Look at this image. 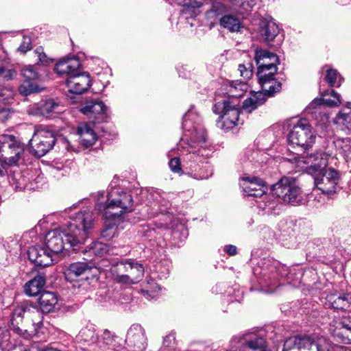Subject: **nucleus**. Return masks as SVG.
<instances>
[{"label":"nucleus","mask_w":351,"mask_h":351,"mask_svg":"<svg viewBox=\"0 0 351 351\" xmlns=\"http://www.w3.org/2000/svg\"><path fill=\"white\" fill-rule=\"evenodd\" d=\"M95 215L89 208L83 209L75 213L71 222L59 228L53 229L45 236L47 249L54 257L72 248L73 251L80 250L85 243L88 230L93 226Z\"/></svg>","instance_id":"1"},{"label":"nucleus","mask_w":351,"mask_h":351,"mask_svg":"<svg viewBox=\"0 0 351 351\" xmlns=\"http://www.w3.org/2000/svg\"><path fill=\"white\" fill-rule=\"evenodd\" d=\"M131 195L121 189H114L107 195L99 191L96 195V208L104 213V227L101 236L107 241L118 234V226L123 221V215L132 210Z\"/></svg>","instance_id":"2"},{"label":"nucleus","mask_w":351,"mask_h":351,"mask_svg":"<svg viewBox=\"0 0 351 351\" xmlns=\"http://www.w3.org/2000/svg\"><path fill=\"white\" fill-rule=\"evenodd\" d=\"M274 195L284 203L291 206H300L308 202V195L299 186L295 178L284 176L271 186Z\"/></svg>","instance_id":"3"},{"label":"nucleus","mask_w":351,"mask_h":351,"mask_svg":"<svg viewBox=\"0 0 351 351\" xmlns=\"http://www.w3.org/2000/svg\"><path fill=\"white\" fill-rule=\"evenodd\" d=\"M315 141V135L306 119L298 120L288 135V142L290 145L293 147L294 146L302 147L304 150L311 147Z\"/></svg>","instance_id":"4"},{"label":"nucleus","mask_w":351,"mask_h":351,"mask_svg":"<svg viewBox=\"0 0 351 351\" xmlns=\"http://www.w3.org/2000/svg\"><path fill=\"white\" fill-rule=\"evenodd\" d=\"M29 143L35 155L38 157H42L54 146L56 143L54 133L41 125H36Z\"/></svg>","instance_id":"5"},{"label":"nucleus","mask_w":351,"mask_h":351,"mask_svg":"<svg viewBox=\"0 0 351 351\" xmlns=\"http://www.w3.org/2000/svg\"><path fill=\"white\" fill-rule=\"evenodd\" d=\"M23 151V145L17 137L9 134L0 135V152L3 153L1 156L5 165H16Z\"/></svg>","instance_id":"6"},{"label":"nucleus","mask_w":351,"mask_h":351,"mask_svg":"<svg viewBox=\"0 0 351 351\" xmlns=\"http://www.w3.org/2000/svg\"><path fill=\"white\" fill-rule=\"evenodd\" d=\"M266 186L264 182L258 178H253L243 184V190L247 196L254 197H264V205L259 203L258 207L265 211V213L272 214L277 206L276 201L273 197L266 195Z\"/></svg>","instance_id":"7"},{"label":"nucleus","mask_w":351,"mask_h":351,"mask_svg":"<svg viewBox=\"0 0 351 351\" xmlns=\"http://www.w3.org/2000/svg\"><path fill=\"white\" fill-rule=\"evenodd\" d=\"M213 111L220 114L223 121V127L230 129L238 124L239 121L240 110L237 105L229 100H223L216 103Z\"/></svg>","instance_id":"8"},{"label":"nucleus","mask_w":351,"mask_h":351,"mask_svg":"<svg viewBox=\"0 0 351 351\" xmlns=\"http://www.w3.org/2000/svg\"><path fill=\"white\" fill-rule=\"evenodd\" d=\"M314 178L316 187L324 194H331L336 192L339 181L338 172L332 168L323 170L321 173L311 174Z\"/></svg>","instance_id":"9"},{"label":"nucleus","mask_w":351,"mask_h":351,"mask_svg":"<svg viewBox=\"0 0 351 351\" xmlns=\"http://www.w3.org/2000/svg\"><path fill=\"white\" fill-rule=\"evenodd\" d=\"M191 150L189 159L195 160L197 156L208 158L210 154V149L206 145V132L205 130L199 127H193V132L191 136Z\"/></svg>","instance_id":"10"},{"label":"nucleus","mask_w":351,"mask_h":351,"mask_svg":"<svg viewBox=\"0 0 351 351\" xmlns=\"http://www.w3.org/2000/svg\"><path fill=\"white\" fill-rule=\"evenodd\" d=\"M277 65H271L267 69H258L257 76L263 91L268 96H272L281 89V83L276 80L274 75L277 73Z\"/></svg>","instance_id":"11"},{"label":"nucleus","mask_w":351,"mask_h":351,"mask_svg":"<svg viewBox=\"0 0 351 351\" xmlns=\"http://www.w3.org/2000/svg\"><path fill=\"white\" fill-rule=\"evenodd\" d=\"M118 267H123L125 271L128 274H117L115 280L122 285H133L139 281L144 274L143 266L138 263L128 261L121 263L117 265Z\"/></svg>","instance_id":"12"},{"label":"nucleus","mask_w":351,"mask_h":351,"mask_svg":"<svg viewBox=\"0 0 351 351\" xmlns=\"http://www.w3.org/2000/svg\"><path fill=\"white\" fill-rule=\"evenodd\" d=\"M282 351H323V349L308 336H295L285 341Z\"/></svg>","instance_id":"13"},{"label":"nucleus","mask_w":351,"mask_h":351,"mask_svg":"<svg viewBox=\"0 0 351 351\" xmlns=\"http://www.w3.org/2000/svg\"><path fill=\"white\" fill-rule=\"evenodd\" d=\"M21 71L24 81L19 88V93L27 96L32 93L40 92L42 88L36 82L39 78V74L35 67L32 65H27Z\"/></svg>","instance_id":"14"},{"label":"nucleus","mask_w":351,"mask_h":351,"mask_svg":"<svg viewBox=\"0 0 351 351\" xmlns=\"http://www.w3.org/2000/svg\"><path fill=\"white\" fill-rule=\"evenodd\" d=\"M329 156L325 152L317 151L310 154L303 155L300 162L307 165L306 171L308 174H315L324 170L328 162Z\"/></svg>","instance_id":"15"},{"label":"nucleus","mask_w":351,"mask_h":351,"mask_svg":"<svg viewBox=\"0 0 351 351\" xmlns=\"http://www.w3.org/2000/svg\"><path fill=\"white\" fill-rule=\"evenodd\" d=\"M329 156L325 152L317 151L310 154L303 155L300 162L307 165L306 171L308 174H315L324 170L328 162Z\"/></svg>","instance_id":"16"},{"label":"nucleus","mask_w":351,"mask_h":351,"mask_svg":"<svg viewBox=\"0 0 351 351\" xmlns=\"http://www.w3.org/2000/svg\"><path fill=\"white\" fill-rule=\"evenodd\" d=\"M241 351H267L266 341L263 337L254 332H249L237 337Z\"/></svg>","instance_id":"17"},{"label":"nucleus","mask_w":351,"mask_h":351,"mask_svg":"<svg viewBox=\"0 0 351 351\" xmlns=\"http://www.w3.org/2000/svg\"><path fill=\"white\" fill-rule=\"evenodd\" d=\"M63 110L62 106L54 99H49L40 104L31 105L27 110L29 114L34 116H43L48 117L55 113H60Z\"/></svg>","instance_id":"18"},{"label":"nucleus","mask_w":351,"mask_h":351,"mask_svg":"<svg viewBox=\"0 0 351 351\" xmlns=\"http://www.w3.org/2000/svg\"><path fill=\"white\" fill-rule=\"evenodd\" d=\"M66 85L70 93L80 95L88 90L91 85L90 75L86 73L79 72L68 77Z\"/></svg>","instance_id":"19"},{"label":"nucleus","mask_w":351,"mask_h":351,"mask_svg":"<svg viewBox=\"0 0 351 351\" xmlns=\"http://www.w3.org/2000/svg\"><path fill=\"white\" fill-rule=\"evenodd\" d=\"M27 255L29 261L38 266L47 267L55 261V258L52 256L51 252L39 245L29 247Z\"/></svg>","instance_id":"20"},{"label":"nucleus","mask_w":351,"mask_h":351,"mask_svg":"<svg viewBox=\"0 0 351 351\" xmlns=\"http://www.w3.org/2000/svg\"><path fill=\"white\" fill-rule=\"evenodd\" d=\"M340 104V95L334 90H330L323 93L321 99H315L311 102L307 110L311 114H315L320 112L322 105L323 104L330 107H336Z\"/></svg>","instance_id":"21"},{"label":"nucleus","mask_w":351,"mask_h":351,"mask_svg":"<svg viewBox=\"0 0 351 351\" xmlns=\"http://www.w3.org/2000/svg\"><path fill=\"white\" fill-rule=\"evenodd\" d=\"M81 66V62L77 58L64 57L56 64L54 70L59 75H66L69 77L80 72Z\"/></svg>","instance_id":"22"},{"label":"nucleus","mask_w":351,"mask_h":351,"mask_svg":"<svg viewBox=\"0 0 351 351\" xmlns=\"http://www.w3.org/2000/svg\"><path fill=\"white\" fill-rule=\"evenodd\" d=\"M145 330L139 324H133L128 331L125 342L129 346L136 347L139 350L145 348L147 342Z\"/></svg>","instance_id":"23"},{"label":"nucleus","mask_w":351,"mask_h":351,"mask_svg":"<svg viewBox=\"0 0 351 351\" xmlns=\"http://www.w3.org/2000/svg\"><path fill=\"white\" fill-rule=\"evenodd\" d=\"M80 111L96 122L104 120L106 106L101 101H89L80 109Z\"/></svg>","instance_id":"24"},{"label":"nucleus","mask_w":351,"mask_h":351,"mask_svg":"<svg viewBox=\"0 0 351 351\" xmlns=\"http://www.w3.org/2000/svg\"><path fill=\"white\" fill-rule=\"evenodd\" d=\"M91 269L88 263L75 262L65 267L63 274L65 279L72 282L76 281L77 278L89 272Z\"/></svg>","instance_id":"25"},{"label":"nucleus","mask_w":351,"mask_h":351,"mask_svg":"<svg viewBox=\"0 0 351 351\" xmlns=\"http://www.w3.org/2000/svg\"><path fill=\"white\" fill-rule=\"evenodd\" d=\"M267 94L263 91L251 93L250 96L245 99L243 104V109L250 113L256 109L258 106L265 104L267 100Z\"/></svg>","instance_id":"26"},{"label":"nucleus","mask_w":351,"mask_h":351,"mask_svg":"<svg viewBox=\"0 0 351 351\" xmlns=\"http://www.w3.org/2000/svg\"><path fill=\"white\" fill-rule=\"evenodd\" d=\"M259 31L265 40L269 42L278 34L279 28L272 19H263L259 23Z\"/></svg>","instance_id":"27"},{"label":"nucleus","mask_w":351,"mask_h":351,"mask_svg":"<svg viewBox=\"0 0 351 351\" xmlns=\"http://www.w3.org/2000/svg\"><path fill=\"white\" fill-rule=\"evenodd\" d=\"M77 134L80 143L86 147L91 146L97 138L94 130L86 123H81L78 125Z\"/></svg>","instance_id":"28"},{"label":"nucleus","mask_w":351,"mask_h":351,"mask_svg":"<svg viewBox=\"0 0 351 351\" xmlns=\"http://www.w3.org/2000/svg\"><path fill=\"white\" fill-rule=\"evenodd\" d=\"M255 60L258 69H267L271 65H277L278 62V58L276 54L262 49L256 50Z\"/></svg>","instance_id":"29"},{"label":"nucleus","mask_w":351,"mask_h":351,"mask_svg":"<svg viewBox=\"0 0 351 351\" xmlns=\"http://www.w3.org/2000/svg\"><path fill=\"white\" fill-rule=\"evenodd\" d=\"M58 302L56 294L51 291H42L38 298V303L43 313L51 312Z\"/></svg>","instance_id":"30"},{"label":"nucleus","mask_w":351,"mask_h":351,"mask_svg":"<svg viewBox=\"0 0 351 351\" xmlns=\"http://www.w3.org/2000/svg\"><path fill=\"white\" fill-rule=\"evenodd\" d=\"M335 123L341 130L351 132V108H346L341 110L337 114Z\"/></svg>","instance_id":"31"},{"label":"nucleus","mask_w":351,"mask_h":351,"mask_svg":"<svg viewBox=\"0 0 351 351\" xmlns=\"http://www.w3.org/2000/svg\"><path fill=\"white\" fill-rule=\"evenodd\" d=\"M45 285V278L41 275L36 276L34 278L29 280L25 285V292L29 296L40 294L41 289Z\"/></svg>","instance_id":"32"},{"label":"nucleus","mask_w":351,"mask_h":351,"mask_svg":"<svg viewBox=\"0 0 351 351\" xmlns=\"http://www.w3.org/2000/svg\"><path fill=\"white\" fill-rule=\"evenodd\" d=\"M328 302L330 303L332 307L335 309L348 310L350 309L351 295L345 294L337 296L331 295L327 298Z\"/></svg>","instance_id":"33"},{"label":"nucleus","mask_w":351,"mask_h":351,"mask_svg":"<svg viewBox=\"0 0 351 351\" xmlns=\"http://www.w3.org/2000/svg\"><path fill=\"white\" fill-rule=\"evenodd\" d=\"M333 144L337 151L346 160H351V138H337Z\"/></svg>","instance_id":"34"},{"label":"nucleus","mask_w":351,"mask_h":351,"mask_svg":"<svg viewBox=\"0 0 351 351\" xmlns=\"http://www.w3.org/2000/svg\"><path fill=\"white\" fill-rule=\"evenodd\" d=\"M226 12V8L220 2H213L210 8L206 12L207 19L210 20L211 23H215L216 19H220L223 16Z\"/></svg>","instance_id":"35"},{"label":"nucleus","mask_w":351,"mask_h":351,"mask_svg":"<svg viewBox=\"0 0 351 351\" xmlns=\"http://www.w3.org/2000/svg\"><path fill=\"white\" fill-rule=\"evenodd\" d=\"M219 23L221 27L230 32H239L241 27L239 19L231 14H226L221 17Z\"/></svg>","instance_id":"36"},{"label":"nucleus","mask_w":351,"mask_h":351,"mask_svg":"<svg viewBox=\"0 0 351 351\" xmlns=\"http://www.w3.org/2000/svg\"><path fill=\"white\" fill-rule=\"evenodd\" d=\"M33 314L39 315L38 311L33 306H32L28 302H25L17 306L13 313V318L23 317L25 315L27 317H32Z\"/></svg>","instance_id":"37"},{"label":"nucleus","mask_w":351,"mask_h":351,"mask_svg":"<svg viewBox=\"0 0 351 351\" xmlns=\"http://www.w3.org/2000/svg\"><path fill=\"white\" fill-rule=\"evenodd\" d=\"M28 180L21 173L14 172L9 176V182L15 191L25 190L27 186Z\"/></svg>","instance_id":"38"},{"label":"nucleus","mask_w":351,"mask_h":351,"mask_svg":"<svg viewBox=\"0 0 351 351\" xmlns=\"http://www.w3.org/2000/svg\"><path fill=\"white\" fill-rule=\"evenodd\" d=\"M326 69L325 79L330 87L339 86L341 83V76L335 69L329 68L328 66H324Z\"/></svg>","instance_id":"39"},{"label":"nucleus","mask_w":351,"mask_h":351,"mask_svg":"<svg viewBox=\"0 0 351 351\" xmlns=\"http://www.w3.org/2000/svg\"><path fill=\"white\" fill-rule=\"evenodd\" d=\"M247 90V85L245 82H232L230 85L229 93L232 97H241Z\"/></svg>","instance_id":"40"},{"label":"nucleus","mask_w":351,"mask_h":351,"mask_svg":"<svg viewBox=\"0 0 351 351\" xmlns=\"http://www.w3.org/2000/svg\"><path fill=\"white\" fill-rule=\"evenodd\" d=\"M108 251V246L101 242H93L88 248V252L98 256H102Z\"/></svg>","instance_id":"41"},{"label":"nucleus","mask_w":351,"mask_h":351,"mask_svg":"<svg viewBox=\"0 0 351 351\" xmlns=\"http://www.w3.org/2000/svg\"><path fill=\"white\" fill-rule=\"evenodd\" d=\"M178 4L188 8H197L201 7L204 0H175Z\"/></svg>","instance_id":"42"},{"label":"nucleus","mask_w":351,"mask_h":351,"mask_svg":"<svg viewBox=\"0 0 351 351\" xmlns=\"http://www.w3.org/2000/svg\"><path fill=\"white\" fill-rule=\"evenodd\" d=\"M169 166L170 167V169L173 173H182L181 163L179 158L175 157L171 158L169 162Z\"/></svg>","instance_id":"43"},{"label":"nucleus","mask_w":351,"mask_h":351,"mask_svg":"<svg viewBox=\"0 0 351 351\" xmlns=\"http://www.w3.org/2000/svg\"><path fill=\"white\" fill-rule=\"evenodd\" d=\"M32 49V41L31 38L29 36H24L23 38L22 43L18 48V50L23 53H25L27 51Z\"/></svg>","instance_id":"44"},{"label":"nucleus","mask_w":351,"mask_h":351,"mask_svg":"<svg viewBox=\"0 0 351 351\" xmlns=\"http://www.w3.org/2000/svg\"><path fill=\"white\" fill-rule=\"evenodd\" d=\"M35 53L37 54L38 56V63H40L43 65H47L52 62L51 59L47 58L46 54L43 52L42 48L36 49Z\"/></svg>","instance_id":"45"},{"label":"nucleus","mask_w":351,"mask_h":351,"mask_svg":"<svg viewBox=\"0 0 351 351\" xmlns=\"http://www.w3.org/2000/svg\"><path fill=\"white\" fill-rule=\"evenodd\" d=\"M80 336L83 338L85 341H94L95 332L93 330L90 328L82 329L80 332Z\"/></svg>","instance_id":"46"},{"label":"nucleus","mask_w":351,"mask_h":351,"mask_svg":"<svg viewBox=\"0 0 351 351\" xmlns=\"http://www.w3.org/2000/svg\"><path fill=\"white\" fill-rule=\"evenodd\" d=\"M239 71L240 72L241 76H242L245 80L250 79L252 75V70L251 69V66L247 67L244 64H239Z\"/></svg>","instance_id":"47"},{"label":"nucleus","mask_w":351,"mask_h":351,"mask_svg":"<svg viewBox=\"0 0 351 351\" xmlns=\"http://www.w3.org/2000/svg\"><path fill=\"white\" fill-rule=\"evenodd\" d=\"M100 337L104 343L107 345L111 344L113 342L114 338V336L111 334L110 331L106 329L103 330Z\"/></svg>","instance_id":"48"},{"label":"nucleus","mask_w":351,"mask_h":351,"mask_svg":"<svg viewBox=\"0 0 351 351\" xmlns=\"http://www.w3.org/2000/svg\"><path fill=\"white\" fill-rule=\"evenodd\" d=\"M4 75H0V77L5 80H11L16 75L14 70L6 68L5 66H4Z\"/></svg>","instance_id":"49"},{"label":"nucleus","mask_w":351,"mask_h":351,"mask_svg":"<svg viewBox=\"0 0 351 351\" xmlns=\"http://www.w3.org/2000/svg\"><path fill=\"white\" fill-rule=\"evenodd\" d=\"M191 116V112L190 111L187 112L183 118L182 127L184 129L190 130H191V122L189 121V118Z\"/></svg>","instance_id":"50"},{"label":"nucleus","mask_w":351,"mask_h":351,"mask_svg":"<svg viewBox=\"0 0 351 351\" xmlns=\"http://www.w3.org/2000/svg\"><path fill=\"white\" fill-rule=\"evenodd\" d=\"M341 327L351 331V316L345 317L341 322Z\"/></svg>","instance_id":"51"},{"label":"nucleus","mask_w":351,"mask_h":351,"mask_svg":"<svg viewBox=\"0 0 351 351\" xmlns=\"http://www.w3.org/2000/svg\"><path fill=\"white\" fill-rule=\"evenodd\" d=\"M189 174L190 175L191 177L196 180H203L207 179L208 178V175L202 174L199 172H197L195 170H192L191 172H190Z\"/></svg>","instance_id":"52"},{"label":"nucleus","mask_w":351,"mask_h":351,"mask_svg":"<svg viewBox=\"0 0 351 351\" xmlns=\"http://www.w3.org/2000/svg\"><path fill=\"white\" fill-rule=\"evenodd\" d=\"M223 250L230 256L237 254V247L233 245H227L224 247Z\"/></svg>","instance_id":"53"},{"label":"nucleus","mask_w":351,"mask_h":351,"mask_svg":"<svg viewBox=\"0 0 351 351\" xmlns=\"http://www.w3.org/2000/svg\"><path fill=\"white\" fill-rule=\"evenodd\" d=\"M171 340H175L174 336L173 335H167L165 337L164 339V343L165 344V346H169L170 343H168V341H171Z\"/></svg>","instance_id":"54"},{"label":"nucleus","mask_w":351,"mask_h":351,"mask_svg":"<svg viewBox=\"0 0 351 351\" xmlns=\"http://www.w3.org/2000/svg\"><path fill=\"white\" fill-rule=\"evenodd\" d=\"M7 173V169L3 165H0V177L4 176Z\"/></svg>","instance_id":"55"},{"label":"nucleus","mask_w":351,"mask_h":351,"mask_svg":"<svg viewBox=\"0 0 351 351\" xmlns=\"http://www.w3.org/2000/svg\"><path fill=\"white\" fill-rule=\"evenodd\" d=\"M4 66L2 65L1 61L0 60V75H4Z\"/></svg>","instance_id":"56"},{"label":"nucleus","mask_w":351,"mask_h":351,"mask_svg":"<svg viewBox=\"0 0 351 351\" xmlns=\"http://www.w3.org/2000/svg\"><path fill=\"white\" fill-rule=\"evenodd\" d=\"M152 284H153V285H154V286L152 287V291H156L157 289H159V287H158V285H156V283H154V282H152Z\"/></svg>","instance_id":"57"},{"label":"nucleus","mask_w":351,"mask_h":351,"mask_svg":"<svg viewBox=\"0 0 351 351\" xmlns=\"http://www.w3.org/2000/svg\"><path fill=\"white\" fill-rule=\"evenodd\" d=\"M149 290H143V295L147 297L148 296L149 294Z\"/></svg>","instance_id":"58"},{"label":"nucleus","mask_w":351,"mask_h":351,"mask_svg":"<svg viewBox=\"0 0 351 351\" xmlns=\"http://www.w3.org/2000/svg\"><path fill=\"white\" fill-rule=\"evenodd\" d=\"M23 351H30V350L25 349V350H23Z\"/></svg>","instance_id":"59"}]
</instances>
